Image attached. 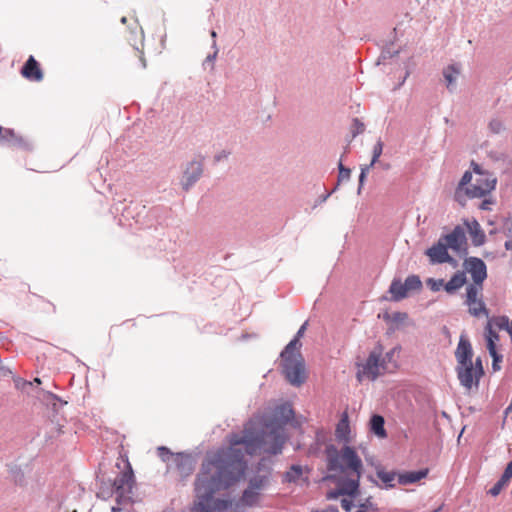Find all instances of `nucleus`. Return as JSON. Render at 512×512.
<instances>
[{
    "label": "nucleus",
    "mask_w": 512,
    "mask_h": 512,
    "mask_svg": "<svg viewBox=\"0 0 512 512\" xmlns=\"http://www.w3.org/2000/svg\"><path fill=\"white\" fill-rule=\"evenodd\" d=\"M389 292L392 295V300L400 301L407 297L408 292L406 290L405 284L401 282L399 279H394L390 285Z\"/></svg>",
    "instance_id": "412c9836"
},
{
    "label": "nucleus",
    "mask_w": 512,
    "mask_h": 512,
    "mask_svg": "<svg viewBox=\"0 0 512 512\" xmlns=\"http://www.w3.org/2000/svg\"><path fill=\"white\" fill-rule=\"evenodd\" d=\"M10 373H11V371H10V370L5 369V368H3V367L0 365V375H2V376H6V375H8V374H10Z\"/></svg>",
    "instance_id": "a18cd8bd"
},
{
    "label": "nucleus",
    "mask_w": 512,
    "mask_h": 512,
    "mask_svg": "<svg viewBox=\"0 0 512 512\" xmlns=\"http://www.w3.org/2000/svg\"><path fill=\"white\" fill-rule=\"evenodd\" d=\"M121 22H122L123 24H126V22H127V18H126V17H122V18H121Z\"/></svg>",
    "instance_id": "09e8293b"
},
{
    "label": "nucleus",
    "mask_w": 512,
    "mask_h": 512,
    "mask_svg": "<svg viewBox=\"0 0 512 512\" xmlns=\"http://www.w3.org/2000/svg\"><path fill=\"white\" fill-rule=\"evenodd\" d=\"M392 356V351L383 356L381 346L374 348L370 352L366 362L359 366L357 371L358 381L361 382L364 379L375 380L379 375L383 374L387 370L386 360H390Z\"/></svg>",
    "instance_id": "39448f33"
},
{
    "label": "nucleus",
    "mask_w": 512,
    "mask_h": 512,
    "mask_svg": "<svg viewBox=\"0 0 512 512\" xmlns=\"http://www.w3.org/2000/svg\"><path fill=\"white\" fill-rule=\"evenodd\" d=\"M473 349L472 345L465 333H462L459 338L457 348L455 350V358L457 365L470 364L472 362Z\"/></svg>",
    "instance_id": "f8f14e48"
},
{
    "label": "nucleus",
    "mask_w": 512,
    "mask_h": 512,
    "mask_svg": "<svg viewBox=\"0 0 512 512\" xmlns=\"http://www.w3.org/2000/svg\"><path fill=\"white\" fill-rule=\"evenodd\" d=\"M512 479V460L507 464L501 478L489 489L488 493L493 497L498 496Z\"/></svg>",
    "instance_id": "f3484780"
},
{
    "label": "nucleus",
    "mask_w": 512,
    "mask_h": 512,
    "mask_svg": "<svg viewBox=\"0 0 512 512\" xmlns=\"http://www.w3.org/2000/svg\"><path fill=\"white\" fill-rule=\"evenodd\" d=\"M370 429L377 436L384 438L386 437V431L384 428V418L380 415H373L370 420Z\"/></svg>",
    "instance_id": "5701e85b"
},
{
    "label": "nucleus",
    "mask_w": 512,
    "mask_h": 512,
    "mask_svg": "<svg viewBox=\"0 0 512 512\" xmlns=\"http://www.w3.org/2000/svg\"><path fill=\"white\" fill-rule=\"evenodd\" d=\"M506 323H507V331L509 333V335L511 336L512 338V321H509L508 318L505 319Z\"/></svg>",
    "instance_id": "c03bdc74"
},
{
    "label": "nucleus",
    "mask_w": 512,
    "mask_h": 512,
    "mask_svg": "<svg viewBox=\"0 0 512 512\" xmlns=\"http://www.w3.org/2000/svg\"><path fill=\"white\" fill-rule=\"evenodd\" d=\"M134 485V474L128 460L125 461V470L115 478L113 487L119 496L130 493Z\"/></svg>",
    "instance_id": "1a4fd4ad"
},
{
    "label": "nucleus",
    "mask_w": 512,
    "mask_h": 512,
    "mask_svg": "<svg viewBox=\"0 0 512 512\" xmlns=\"http://www.w3.org/2000/svg\"><path fill=\"white\" fill-rule=\"evenodd\" d=\"M350 169L345 168L341 163L339 164V180H348L350 177Z\"/></svg>",
    "instance_id": "c9c22d12"
},
{
    "label": "nucleus",
    "mask_w": 512,
    "mask_h": 512,
    "mask_svg": "<svg viewBox=\"0 0 512 512\" xmlns=\"http://www.w3.org/2000/svg\"><path fill=\"white\" fill-rule=\"evenodd\" d=\"M306 327L307 322L300 327L295 338L288 343L281 353L283 373L288 382L294 386H300L306 380L304 359L299 351L301 347L300 338L304 335Z\"/></svg>",
    "instance_id": "7ed1b4c3"
},
{
    "label": "nucleus",
    "mask_w": 512,
    "mask_h": 512,
    "mask_svg": "<svg viewBox=\"0 0 512 512\" xmlns=\"http://www.w3.org/2000/svg\"><path fill=\"white\" fill-rule=\"evenodd\" d=\"M447 249V245L440 238L435 245L427 249L426 255L429 257L430 262L433 264L446 262L456 264V261L449 255Z\"/></svg>",
    "instance_id": "9d476101"
},
{
    "label": "nucleus",
    "mask_w": 512,
    "mask_h": 512,
    "mask_svg": "<svg viewBox=\"0 0 512 512\" xmlns=\"http://www.w3.org/2000/svg\"><path fill=\"white\" fill-rule=\"evenodd\" d=\"M172 464L174 465L180 478L190 476L194 470L195 461L192 456L184 453L173 455Z\"/></svg>",
    "instance_id": "9b49d317"
},
{
    "label": "nucleus",
    "mask_w": 512,
    "mask_h": 512,
    "mask_svg": "<svg viewBox=\"0 0 512 512\" xmlns=\"http://www.w3.org/2000/svg\"><path fill=\"white\" fill-rule=\"evenodd\" d=\"M203 172L202 163L199 161H192L188 164L182 180L184 190H188L201 176Z\"/></svg>",
    "instance_id": "2eb2a0df"
},
{
    "label": "nucleus",
    "mask_w": 512,
    "mask_h": 512,
    "mask_svg": "<svg viewBox=\"0 0 512 512\" xmlns=\"http://www.w3.org/2000/svg\"><path fill=\"white\" fill-rule=\"evenodd\" d=\"M260 497V491L254 490L248 486V488L244 491L241 501L243 504L248 506L255 505Z\"/></svg>",
    "instance_id": "b1692460"
},
{
    "label": "nucleus",
    "mask_w": 512,
    "mask_h": 512,
    "mask_svg": "<svg viewBox=\"0 0 512 512\" xmlns=\"http://www.w3.org/2000/svg\"><path fill=\"white\" fill-rule=\"evenodd\" d=\"M426 475L427 470L406 472L398 476V481L403 485L411 484L420 481L421 479L425 478Z\"/></svg>",
    "instance_id": "4be33fe9"
},
{
    "label": "nucleus",
    "mask_w": 512,
    "mask_h": 512,
    "mask_svg": "<svg viewBox=\"0 0 512 512\" xmlns=\"http://www.w3.org/2000/svg\"><path fill=\"white\" fill-rule=\"evenodd\" d=\"M294 417L290 404L278 406L273 418L265 423L266 431L258 432L249 422L241 433L228 436L229 446L208 452L201 464L195 480L196 501L194 512L224 511L231 504L226 500L215 499L214 494L227 489L245 474L247 461L245 455L260 452L278 454L287 440L284 426Z\"/></svg>",
    "instance_id": "f257e3e1"
},
{
    "label": "nucleus",
    "mask_w": 512,
    "mask_h": 512,
    "mask_svg": "<svg viewBox=\"0 0 512 512\" xmlns=\"http://www.w3.org/2000/svg\"><path fill=\"white\" fill-rule=\"evenodd\" d=\"M490 205H491V202H490V201H488V200H484V201H482V203H481V205H480V208H481L482 210H488V209H490Z\"/></svg>",
    "instance_id": "79ce46f5"
},
{
    "label": "nucleus",
    "mask_w": 512,
    "mask_h": 512,
    "mask_svg": "<svg viewBox=\"0 0 512 512\" xmlns=\"http://www.w3.org/2000/svg\"><path fill=\"white\" fill-rule=\"evenodd\" d=\"M341 506L345 511H351L352 507L354 506L353 500L351 498H343L341 500Z\"/></svg>",
    "instance_id": "4c0bfd02"
},
{
    "label": "nucleus",
    "mask_w": 512,
    "mask_h": 512,
    "mask_svg": "<svg viewBox=\"0 0 512 512\" xmlns=\"http://www.w3.org/2000/svg\"><path fill=\"white\" fill-rule=\"evenodd\" d=\"M34 382H36V383L40 384V383H41V380H40L39 378H35V379H34Z\"/></svg>",
    "instance_id": "8fccbe9b"
},
{
    "label": "nucleus",
    "mask_w": 512,
    "mask_h": 512,
    "mask_svg": "<svg viewBox=\"0 0 512 512\" xmlns=\"http://www.w3.org/2000/svg\"><path fill=\"white\" fill-rule=\"evenodd\" d=\"M268 478L266 475H260L253 477L249 482V487L254 490L261 491L266 485Z\"/></svg>",
    "instance_id": "cd10ccee"
},
{
    "label": "nucleus",
    "mask_w": 512,
    "mask_h": 512,
    "mask_svg": "<svg viewBox=\"0 0 512 512\" xmlns=\"http://www.w3.org/2000/svg\"><path fill=\"white\" fill-rule=\"evenodd\" d=\"M504 227L508 230V232H512V220L506 219L504 223Z\"/></svg>",
    "instance_id": "37998d69"
},
{
    "label": "nucleus",
    "mask_w": 512,
    "mask_h": 512,
    "mask_svg": "<svg viewBox=\"0 0 512 512\" xmlns=\"http://www.w3.org/2000/svg\"><path fill=\"white\" fill-rule=\"evenodd\" d=\"M335 436L338 441H342L344 443H349L351 441L350 437V425L348 420V415L344 413L339 420L336 430Z\"/></svg>",
    "instance_id": "a211bd4d"
},
{
    "label": "nucleus",
    "mask_w": 512,
    "mask_h": 512,
    "mask_svg": "<svg viewBox=\"0 0 512 512\" xmlns=\"http://www.w3.org/2000/svg\"><path fill=\"white\" fill-rule=\"evenodd\" d=\"M404 284H405V287H406V290H407L408 293L410 291L420 290L421 287H422V282H421L420 278L417 275H410V276H408L406 278Z\"/></svg>",
    "instance_id": "bb28decb"
},
{
    "label": "nucleus",
    "mask_w": 512,
    "mask_h": 512,
    "mask_svg": "<svg viewBox=\"0 0 512 512\" xmlns=\"http://www.w3.org/2000/svg\"><path fill=\"white\" fill-rule=\"evenodd\" d=\"M459 74L460 70L455 65H451L444 70V78L448 88L456 81Z\"/></svg>",
    "instance_id": "a878e982"
},
{
    "label": "nucleus",
    "mask_w": 512,
    "mask_h": 512,
    "mask_svg": "<svg viewBox=\"0 0 512 512\" xmlns=\"http://www.w3.org/2000/svg\"><path fill=\"white\" fill-rule=\"evenodd\" d=\"M1 142H7L9 145L15 148H29V143L24 137L17 135L14 130L4 128L2 126H0V143Z\"/></svg>",
    "instance_id": "dca6fc26"
},
{
    "label": "nucleus",
    "mask_w": 512,
    "mask_h": 512,
    "mask_svg": "<svg viewBox=\"0 0 512 512\" xmlns=\"http://www.w3.org/2000/svg\"><path fill=\"white\" fill-rule=\"evenodd\" d=\"M465 304L472 316H488V310L483 301V287L468 285L466 287Z\"/></svg>",
    "instance_id": "423d86ee"
},
{
    "label": "nucleus",
    "mask_w": 512,
    "mask_h": 512,
    "mask_svg": "<svg viewBox=\"0 0 512 512\" xmlns=\"http://www.w3.org/2000/svg\"><path fill=\"white\" fill-rule=\"evenodd\" d=\"M475 178L472 182V174L465 172L460 183L459 190L465 187V193L470 198H480L490 193L496 185V178L492 174L482 171L480 166L475 164L473 168Z\"/></svg>",
    "instance_id": "20e7f679"
},
{
    "label": "nucleus",
    "mask_w": 512,
    "mask_h": 512,
    "mask_svg": "<svg viewBox=\"0 0 512 512\" xmlns=\"http://www.w3.org/2000/svg\"><path fill=\"white\" fill-rule=\"evenodd\" d=\"M226 157H227V154L225 152H222L215 156V160L220 161L221 159L226 158Z\"/></svg>",
    "instance_id": "49530a36"
},
{
    "label": "nucleus",
    "mask_w": 512,
    "mask_h": 512,
    "mask_svg": "<svg viewBox=\"0 0 512 512\" xmlns=\"http://www.w3.org/2000/svg\"><path fill=\"white\" fill-rule=\"evenodd\" d=\"M473 367L477 371L478 375H480L482 377L484 374V370H483L482 361L480 358L476 359L475 363H473Z\"/></svg>",
    "instance_id": "ea45409f"
},
{
    "label": "nucleus",
    "mask_w": 512,
    "mask_h": 512,
    "mask_svg": "<svg viewBox=\"0 0 512 512\" xmlns=\"http://www.w3.org/2000/svg\"><path fill=\"white\" fill-rule=\"evenodd\" d=\"M493 361H492V369L494 371H499L501 369L500 367V362L502 361V356L499 355L498 353H495L494 356H491Z\"/></svg>",
    "instance_id": "e433bc0d"
},
{
    "label": "nucleus",
    "mask_w": 512,
    "mask_h": 512,
    "mask_svg": "<svg viewBox=\"0 0 512 512\" xmlns=\"http://www.w3.org/2000/svg\"><path fill=\"white\" fill-rule=\"evenodd\" d=\"M448 248L460 252L465 250L466 235L465 230L461 226H456L451 233L441 238Z\"/></svg>",
    "instance_id": "ddd939ff"
},
{
    "label": "nucleus",
    "mask_w": 512,
    "mask_h": 512,
    "mask_svg": "<svg viewBox=\"0 0 512 512\" xmlns=\"http://www.w3.org/2000/svg\"><path fill=\"white\" fill-rule=\"evenodd\" d=\"M427 284L430 287V289L434 292L439 291L445 286V282L443 279L435 280L431 278L428 279Z\"/></svg>",
    "instance_id": "7c9ffc66"
},
{
    "label": "nucleus",
    "mask_w": 512,
    "mask_h": 512,
    "mask_svg": "<svg viewBox=\"0 0 512 512\" xmlns=\"http://www.w3.org/2000/svg\"><path fill=\"white\" fill-rule=\"evenodd\" d=\"M505 248L509 251H512V239L509 241H506Z\"/></svg>",
    "instance_id": "de8ad7c7"
},
{
    "label": "nucleus",
    "mask_w": 512,
    "mask_h": 512,
    "mask_svg": "<svg viewBox=\"0 0 512 512\" xmlns=\"http://www.w3.org/2000/svg\"><path fill=\"white\" fill-rule=\"evenodd\" d=\"M489 128L493 133H500L504 126L501 120L499 119H493L489 123Z\"/></svg>",
    "instance_id": "2f4dec72"
},
{
    "label": "nucleus",
    "mask_w": 512,
    "mask_h": 512,
    "mask_svg": "<svg viewBox=\"0 0 512 512\" xmlns=\"http://www.w3.org/2000/svg\"><path fill=\"white\" fill-rule=\"evenodd\" d=\"M465 225L475 246H480L485 241V234L476 220L465 221Z\"/></svg>",
    "instance_id": "6ab92c4d"
},
{
    "label": "nucleus",
    "mask_w": 512,
    "mask_h": 512,
    "mask_svg": "<svg viewBox=\"0 0 512 512\" xmlns=\"http://www.w3.org/2000/svg\"><path fill=\"white\" fill-rule=\"evenodd\" d=\"M493 339L494 341H498L499 340V336L498 334L492 330V328L490 326H488L487 328V334H486V339Z\"/></svg>",
    "instance_id": "a19ab883"
},
{
    "label": "nucleus",
    "mask_w": 512,
    "mask_h": 512,
    "mask_svg": "<svg viewBox=\"0 0 512 512\" xmlns=\"http://www.w3.org/2000/svg\"><path fill=\"white\" fill-rule=\"evenodd\" d=\"M326 456L327 469L333 472V477L339 478L337 492L330 493L329 498H335L338 495L352 497L357 494L363 463L356 450L348 445L340 450L330 445L326 448Z\"/></svg>",
    "instance_id": "f03ea898"
},
{
    "label": "nucleus",
    "mask_w": 512,
    "mask_h": 512,
    "mask_svg": "<svg viewBox=\"0 0 512 512\" xmlns=\"http://www.w3.org/2000/svg\"><path fill=\"white\" fill-rule=\"evenodd\" d=\"M382 151H383V143L381 142V140H378L373 148V157H372L371 163L369 164L370 166H372V167L374 166V164L378 161L379 157L381 156Z\"/></svg>",
    "instance_id": "c756f323"
},
{
    "label": "nucleus",
    "mask_w": 512,
    "mask_h": 512,
    "mask_svg": "<svg viewBox=\"0 0 512 512\" xmlns=\"http://www.w3.org/2000/svg\"><path fill=\"white\" fill-rule=\"evenodd\" d=\"M457 377L460 384L467 390L478 387L481 376L473 367V363L456 366Z\"/></svg>",
    "instance_id": "6e6552de"
},
{
    "label": "nucleus",
    "mask_w": 512,
    "mask_h": 512,
    "mask_svg": "<svg viewBox=\"0 0 512 512\" xmlns=\"http://www.w3.org/2000/svg\"><path fill=\"white\" fill-rule=\"evenodd\" d=\"M304 473V467L301 465H292L285 473V480L288 482H297Z\"/></svg>",
    "instance_id": "393cba45"
},
{
    "label": "nucleus",
    "mask_w": 512,
    "mask_h": 512,
    "mask_svg": "<svg viewBox=\"0 0 512 512\" xmlns=\"http://www.w3.org/2000/svg\"><path fill=\"white\" fill-rule=\"evenodd\" d=\"M365 129V126L364 124L357 118H355L353 120V124H352V134L353 136H356L360 133H362Z\"/></svg>",
    "instance_id": "473e14b6"
},
{
    "label": "nucleus",
    "mask_w": 512,
    "mask_h": 512,
    "mask_svg": "<svg viewBox=\"0 0 512 512\" xmlns=\"http://www.w3.org/2000/svg\"><path fill=\"white\" fill-rule=\"evenodd\" d=\"M377 476L388 487H393L392 482L394 481L395 476H396V474L394 472L379 470V471H377Z\"/></svg>",
    "instance_id": "c85d7f7f"
},
{
    "label": "nucleus",
    "mask_w": 512,
    "mask_h": 512,
    "mask_svg": "<svg viewBox=\"0 0 512 512\" xmlns=\"http://www.w3.org/2000/svg\"><path fill=\"white\" fill-rule=\"evenodd\" d=\"M158 454L159 456L164 460H168V457H171V459L173 460V453L170 452V450L167 448V447H159L158 448Z\"/></svg>",
    "instance_id": "f704fd0d"
},
{
    "label": "nucleus",
    "mask_w": 512,
    "mask_h": 512,
    "mask_svg": "<svg viewBox=\"0 0 512 512\" xmlns=\"http://www.w3.org/2000/svg\"><path fill=\"white\" fill-rule=\"evenodd\" d=\"M327 512H338V511H337V509L331 508V509L327 510Z\"/></svg>",
    "instance_id": "3c124183"
},
{
    "label": "nucleus",
    "mask_w": 512,
    "mask_h": 512,
    "mask_svg": "<svg viewBox=\"0 0 512 512\" xmlns=\"http://www.w3.org/2000/svg\"><path fill=\"white\" fill-rule=\"evenodd\" d=\"M487 349L489 351V354L490 356H494L495 353H497V350H496V341H494L493 339H488L487 340Z\"/></svg>",
    "instance_id": "58836bf2"
},
{
    "label": "nucleus",
    "mask_w": 512,
    "mask_h": 512,
    "mask_svg": "<svg viewBox=\"0 0 512 512\" xmlns=\"http://www.w3.org/2000/svg\"><path fill=\"white\" fill-rule=\"evenodd\" d=\"M463 266L473 280L469 285L483 287V282L487 278V268L484 261L477 257H469L465 259Z\"/></svg>",
    "instance_id": "0eeeda50"
},
{
    "label": "nucleus",
    "mask_w": 512,
    "mask_h": 512,
    "mask_svg": "<svg viewBox=\"0 0 512 512\" xmlns=\"http://www.w3.org/2000/svg\"><path fill=\"white\" fill-rule=\"evenodd\" d=\"M211 36H212L213 38H215V37H216V32H215V31H212V32H211Z\"/></svg>",
    "instance_id": "603ef678"
},
{
    "label": "nucleus",
    "mask_w": 512,
    "mask_h": 512,
    "mask_svg": "<svg viewBox=\"0 0 512 512\" xmlns=\"http://www.w3.org/2000/svg\"><path fill=\"white\" fill-rule=\"evenodd\" d=\"M21 75L35 82H40L43 80L44 74L36 59L33 56H30L24 66L21 69Z\"/></svg>",
    "instance_id": "4468645a"
},
{
    "label": "nucleus",
    "mask_w": 512,
    "mask_h": 512,
    "mask_svg": "<svg viewBox=\"0 0 512 512\" xmlns=\"http://www.w3.org/2000/svg\"><path fill=\"white\" fill-rule=\"evenodd\" d=\"M466 283V275L464 271H458L453 277L445 283L444 290L448 294H454Z\"/></svg>",
    "instance_id": "aec40b11"
},
{
    "label": "nucleus",
    "mask_w": 512,
    "mask_h": 512,
    "mask_svg": "<svg viewBox=\"0 0 512 512\" xmlns=\"http://www.w3.org/2000/svg\"><path fill=\"white\" fill-rule=\"evenodd\" d=\"M371 167L372 166H370V165H366V166L361 168V173H360V176H359V187H358V192L359 193H360V191H361V189L363 187L366 175H367V173H368V171L370 170Z\"/></svg>",
    "instance_id": "72a5a7b5"
}]
</instances>
